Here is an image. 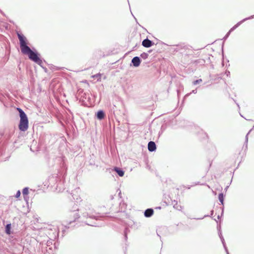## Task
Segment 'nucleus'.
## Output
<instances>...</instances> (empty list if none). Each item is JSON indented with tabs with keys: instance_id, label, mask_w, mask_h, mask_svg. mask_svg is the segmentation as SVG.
I'll return each mask as SVG.
<instances>
[{
	"instance_id": "nucleus-1",
	"label": "nucleus",
	"mask_w": 254,
	"mask_h": 254,
	"mask_svg": "<svg viewBox=\"0 0 254 254\" xmlns=\"http://www.w3.org/2000/svg\"><path fill=\"white\" fill-rule=\"evenodd\" d=\"M17 36L19 40L20 47L22 54L28 55L31 60L38 64H40L42 63V61L38 57L37 54L32 51L27 45V43L26 37L19 33L17 34Z\"/></svg>"
},
{
	"instance_id": "nucleus-2",
	"label": "nucleus",
	"mask_w": 254,
	"mask_h": 254,
	"mask_svg": "<svg viewBox=\"0 0 254 254\" xmlns=\"http://www.w3.org/2000/svg\"><path fill=\"white\" fill-rule=\"evenodd\" d=\"M17 110L19 113L20 122L18 125L19 129L22 131H25L28 128V120L25 113L20 108H17Z\"/></svg>"
},
{
	"instance_id": "nucleus-3",
	"label": "nucleus",
	"mask_w": 254,
	"mask_h": 254,
	"mask_svg": "<svg viewBox=\"0 0 254 254\" xmlns=\"http://www.w3.org/2000/svg\"><path fill=\"white\" fill-rule=\"evenodd\" d=\"M254 18V15H251L250 17L245 18L243 19L242 20L238 22L236 24H235L233 27H232L230 30H229L230 32H232L233 30L236 29L238 26H239L242 23H243L244 22Z\"/></svg>"
},
{
	"instance_id": "nucleus-4",
	"label": "nucleus",
	"mask_w": 254,
	"mask_h": 254,
	"mask_svg": "<svg viewBox=\"0 0 254 254\" xmlns=\"http://www.w3.org/2000/svg\"><path fill=\"white\" fill-rule=\"evenodd\" d=\"M148 148L150 151H153L156 149L155 143L153 141H150L148 144Z\"/></svg>"
},
{
	"instance_id": "nucleus-5",
	"label": "nucleus",
	"mask_w": 254,
	"mask_h": 254,
	"mask_svg": "<svg viewBox=\"0 0 254 254\" xmlns=\"http://www.w3.org/2000/svg\"><path fill=\"white\" fill-rule=\"evenodd\" d=\"M172 201V204L173 205V207L177 209V210H181L183 208V207L180 205H179L178 204V202L176 200H174V201H172Z\"/></svg>"
},
{
	"instance_id": "nucleus-6",
	"label": "nucleus",
	"mask_w": 254,
	"mask_h": 254,
	"mask_svg": "<svg viewBox=\"0 0 254 254\" xmlns=\"http://www.w3.org/2000/svg\"><path fill=\"white\" fill-rule=\"evenodd\" d=\"M132 63L134 66H138L140 63L139 58L137 57H134L132 60Z\"/></svg>"
},
{
	"instance_id": "nucleus-7",
	"label": "nucleus",
	"mask_w": 254,
	"mask_h": 254,
	"mask_svg": "<svg viewBox=\"0 0 254 254\" xmlns=\"http://www.w3.org/2000/svg\"><path fill=\"white\" fill-rule=\"evenodd\" d=\"M142 45L146 48L150 47L152 45V42L150 40L146 39L142 41Z\"/></svg>"
},
{
	"instance_id": "nucleus-8",
	"label": "nucleus",
	"mask_w": 254,
	"mask_h": 254,
	"mask_svg": "<svg viewBox=\"0 0 254 254\" xmlns=\"http://www.w3.org/2000/svg\"><path fill=\"white\" fill-rule=\"evenodd\" d=\"M153 214V210L152 209H147L145 211L144 215L146 217L152 216Z\"/></svg>"
},
{
	"instance_id": "nucleus-9",
	"label": "nucleus",
	"mask_w": 254,
	"mask_h": 254,
	"mask_svg": "<svg viewBox=\"0 0 254 254\" xmlns=\"http://www.w3.org/2000/svg\"><path fill=\"white\" fill-rule=\"evenodd\" d=\"M97 117L100 120L103 119L105 117V114L102 111H99L97 112Z\"/></svg>"
},
{
	"instance_id": "nucleus-10",
	"label": "nucleus",
	"mask_w": 254,
	"mask_h": 254,
	"mask_svg": "<svg viewBox=\"0 0 254 254\" xmlns=\"http://www.w3.org/2000/svg\"><path fill=\"white\" fill-rule=\"evenodd\" d=\"M115 171L118 173V174L120 177H123L124 175V172L121 170H120L119 168L116 167L115 168Z\"/></svg>"
},
{
	"instance_id": "nucleus-11",
	"label": "nucleus",
	"mask_w": 254,
	"mask_h": 254,
	"mask_svg": "<svg viewBox=\"0 0 254 254\" xmlns=\"http://www.w3.org/2000/svg\"><path fill=\"white\" fill-rule=\"evenodd\" d=\"M224 194L223 193H220L219 194V195H218V199H219V200L220 201V202L221 203V204L222 205H223V201H224Z\"/></svg>"
},
{
	"instance_id": "nucleus-12",
	"label": "nucleus",
	"mask_w": 254,
	"mask_h": 254,
	"mask_svg": "<svg viewBox=\"0 0 254 254\" xmlns=\"http://www.w3.org/2000/svg\"><path fill=\"white\" fill-rule=\"evenodd\" d=\"M164 202L165 203L166 205H169V203H170V201L171 200L170 197L168 196V198H167L166 197H164Z\"/></svg>"
},
{
	"instance_id": "nucleus-13",
	"label": "nucleus",
	"mask_w": 254,
	"mask_h": 254,
	"mask_svg": "<svg viewBox=\"0 0 254 254\" xmlns=\"http://www.w3.org/2000/svg\"><path fill=\"white\" fill-rule=\"evenodd\" d=\"M10 228H11L10 224H7L6 226L5 231H6V233L7 234H10Z\"/></svg>"
},
{
	"instance_id": "nucleus-14",
	"label": "nucleus",
	"mask_w": 254,
	"mask_h": 254,
	"mask_svg": "<svg viewBox=\"0 0 254 254\" xmlns=\"http://www.w3.org/2000/svg\"><path fill=\"white\" fill-rule=\"evenodd\" d=\"M29 193L28 189L27 188H25L23 189L22 193L24 196L27 195Z\"/></svg>"
},
{
	"instance_id": "nucleus-15",
	"label": "nucleus",
	"mask_w": 254,
	"mask_h": 254,
	"mask_svg": "<svg viewBox=\"0 0 254 254\" xmlns=\"http://www.w3.org/2000/svg\"><path fill=\"white\" fill-rule=\"evenodd\" d=\"M213 213H214V211L213 210H212L210 212V215H205L202 218H195L197 220H200V219H203L205 217H209V216H211L213 215Z\"/></svg>"
},
{
	"instance_id": "nucleus-16",
	"label": "nucleus",
	"mask_w": 254,
	"mask_h": 254,
	"mask_svg": "<svg viewBox=\"0 0 254 254\" xmlns=\"http://www.w3.org/2000/svg\"><path fill=\"white\" fill-rule=\"evenodd\" d=\"M201 82H202V79H197V80H195L193 81L192 82V84H193V85H195L200 83Z\"/></svg>"
},
{
	"instance_id": "nucleus-17",
	"label": "nucleus",
	"mask_w": 254,
	"mask_h": 254,
	"mask_svg": "<svg viewBox=\"0 0 254 254\" xmlns=\"http://www.w3.org/2000/svg\"><path fill=\"white\" fill-rule=\"evenodd\" d=\"M220 239H221V241L222 242L223 247H225L226 246V243H225V242L223 237L221 236Z\"/></svg>"
},
{
	"instance_id": "nucleus-18",
	"label": "nucleus",
	"mask_w": 254,
	"mask_h": 254,
	"mask_svg": "<svg viewBox=\"0 0 254 254\" xmlns=\"http://www.w3.org/2000/svg\"><path fill=\"white\" fill-rule=\"evenodd\" d=\"M101 74H96V75H94L93 76H92V77L93 78H97L98 79H100L101 78Z\"/></svg>"
},
{
	"instance_id": "nucleus-19",
	"label": "nucleus",
	"mask_w": 254,
	"mask_h": 254,
	"mask_svg": "<svg viewBox=\"0 0 254 254\" xmlns=\"http://www.w3.org/2000/svg\"><path fill=\"white\" fill-rule=\"evenodd\" d=\"M231 33V32H230V31H229L227 32V33L226 34V35L224 36V40H226V39H227V38H228V37L229 36V35H230V33Z\"/></svg>"
},
{
	"instance_id": "nucleus-20",
	"label": "nucleus",
	"mask_w": 254,
	"mask_h": 254,
	"mask_svg": "<svg viewBox=\"0 0 254 254\" xmlns=\"http://www.w3.org/2000/svg\"><path fill=\"white\" fill-rule=\"evenodd\" d=\"M20 194H21V192H20V190H18L15 195V197L16 198H18L20 196Z\"/></svg>"
},
{
	"instance_id": "nucleus-21",
	"label": "nucleus",
	"mask_w": 254,
	"mask_h": 254,
	"mask_svg": "<svg viewBox=\"0 0 254 254\" xmlns=\"http://www.w3.org/2000/svg\"><path fill=\"white\" fill-rule=\"evenodd\" d=\"M249 134V132H248L247 133V134L246 135V141H245V143L246 144V146L247 145V143H248V135Z\"/></svg>"
},
{
	"instance_id": "nucleus-22",
	"label": "nucleus",
	"mask_w": 254,
	"mask_h": 254,
	"mask_svg": "<svg viewBox=\"0 0 254 254\" xmlns=\"http://www.w3.org/2000/svg\"><path fill=\"white\" fill-rule=\"evenodd\" d=\"M225 74L227 76H229L230 75V72L228 70H226L225 72Z\"/></svg>"
},
{
	"instance_id": "nucleus-23",
	"label": "nucleus",
	"mask_w": 254,
	"mask_h": 254,
	"mask_svg": "<svg viewBox=\"0 0 254 254\" xmlns=\"http://www.w3.org/2000/svg\"><path fill=\"white\" fill-rule=\"evenodd\" d=\"M224 249H225V251H226V254H229V252H228V249H227V247L226 246L225 247H224Z\"/></svg>"
},
{
	"instance_id": "nucleus-24",
	"label": "nucleus",
	"mask_w": 254,
	"mask_h": 254,
	"mask_svg": "<svg viewBox=\"0 0 254 254\" xmlns=\"http://www.w3.org/2000/svg\"><path fill=\"white\" fill-rule=\"evenodd\" d=\"M224 249H225V251H226V254H229V252H228V249H227V247L226 246L225 247H224Z\"/></svg>"
},
{
	"instance_id": "nucleus-25",
	"label": "nucleus",
	"mask_w": 254,
	"mask_h": 254,
	"mask_svg": "<svg viewBox=\"0 0 254 254\" xmlns=\"http://www.w3.org/2000/svg\"><path fill=\"white\" fill-rule=\"evenodd\" d=\"M218 234H219V236L220 238H221V236H223L222 235V233L220 230H219Z\"/></svg>"
},
{
	"instance_id": "nucleus-26",
	"label": "nucleus",
	"mask_w": 254,
	"mask_h": 254,
	"mask_svg": "<svg viewBox=\"0 0 254 254\" xmlns=\"http://www.w3.org/2000/svg\"><path fill=\"white\" fill-rule=\"evenodd\" d=\"M196 92H197V90H196V89L193 90L192 91V93H194V94L196 93Z\"/></svg>"
},
{
	"instance_id": "nucleus-27",
	"label": "nucleus",
	"mask_w": 254,
	"mask_h": 254,
	"mask_svg": "<svg viewBox=\"0 0 254 254\" xmlns=\"http://www.w3.org/2000/svg\"><path fill=\"white\" fill-rule=\"evenodd\" d=\"M159 44H160V46L161 45H165V44H164V43H162V42H161L160 41Z\"/></svg>"
},
{
	"instance_id": "nucleus-28",
	"label": "nucleus",
	"mask_w": 254,
	"mask_h": 254,
	"mask_svg": "<svg viewBox=\"0 0 254 254\" xmlns=\"http://www.w3.org/2000/svg\"><path fill=\"white\" fill-rule=\"evenodd\" d=\"M161 129H165V128H164V126H163V125H162V127H161Z\"/></svg>"
},
{
	"instance_id": "nucleus-29",
	"label": "nucleus",
	"mask_w": 254,
	"mask_h": 254,
	"mask_svg": "<svg viewBox=\"0 0 254 254\" xmlns=\"http://www.w3.org/2000/svg\"><path fill=\"white\" fill-rule=\"evenodd\" d=\"M237 105L238 107L239 108H240V107H239V105L238 104H237Z\"/></svg>"
},
{
	"instance_id": "nucleus-30",
	"label": "nucleus",
	"mask_w": 254,
	"mask_h": 254,
	"mask_svg": "<svg viewBox=\"0 0 254 254\" xmlns=\"http://www.w3.org/2000/svg\"><path fill=\"white\" fill-rule=\"evenodd\" d=\"M217 218H218V219H219V218H220L219 215H218V216H217Z\"/></svg>"
},
{
	"instance_id": "nucleus-31",
	"label": "nucleus",
	"mask_w": 254,
	"mask_h": 254,
	"mask_svg": "<svg viewBox=\"0 0 254 254\" xmlns=\"http://www.w3.org/2000/svg\"><path fill=\"white\" fill-rule=\"evenodd\" d=\"M251 130H252V129H251L249 132L250 133Z\"/></svg>"
}]
</instances>
